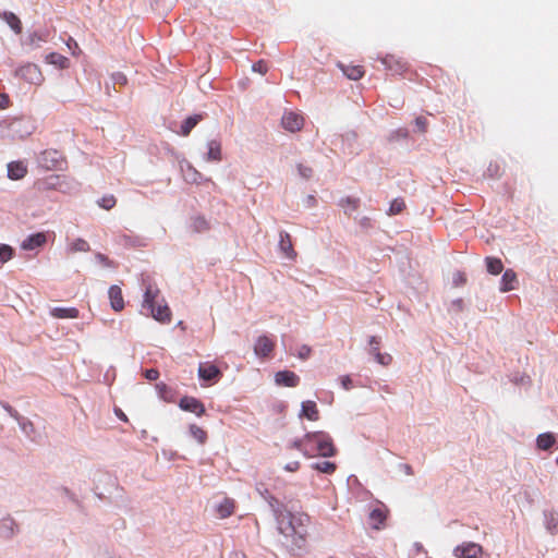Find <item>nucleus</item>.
<instances>
[{
  "instance_id": "nucleus-1",
  "label": "nucleus",
  "mask_w": 558,
  "mask_h": 558,
  "mask_svg": "<svg viewBox=\"0 0 558 558\" xmlns=\"http://www.w3.org/2000/svg\"><path fill=\"white\" fill-rule=\"evenodd\" d=\"M275 517L282 546L291 553L302 550L306 545L310 517L304 513L293 514L283 508L276 509Z\"/></svg>"
},
{
  "instance_id": "nucleus-2",
  "label": "nucleus",
  "mask_w": 558,
  "mask_h": 558,
  "mask_svg": "<svg viewBox=\"0 0 558 558\" xmlns=\"http://www.w3.org/2000/svg\"><path fill=\"white\" fill-rule=\"evenodd\" d=\"M145 286L144 295H143V310L148 311L149 315L159 323H169L171 318V312L168 305L162 301V303H158V298L160 294L159 288L150 282L143 281Z\"/></svg>"
},
{
  "instance_id": "nucleus-3",
  "label": "nucleus",
  "mask_w": 558,
  "mask_h": 558,
  "mask_svg": "<svg viewBox=\"0 0 558 558\" xmlns=\"http://www.w3.org/2000/svg\"><path fill=\"white\" fill-rule=\"evenodd\" d=\"M306 446L304 456L313 457L319 454L322 457H332L336 454L331 437L325 432H313L306 434Z\"/></svg>"
},
{
  "instance_id": "nucleus-4",
  "label": "nucleus",
  "mask_w": 558,
  "mask_h": 558,
  "mask_svg": "<svg viewBox=\"0 0 558 558\" xmlns=\"http://www.w3.org/2000/svg\"><path fill=\"white\" fill-rule=\"evenodd\" d=\"M38 166L45 170H63L65 159L63 155L56 149H46L37 158Z\"/></svg>"
},
{
  "instance_id": "nucleus-5",
  "label": "nucleus",
  "mask_w": 558,
  "mask_h": 558,
  "mask_svg": "<svg viewBox=\"0 0 558 558\" xmlns=\"http://www.w3.org/2000/svg\"><path fill=\"white\" fill-rule=\"evenodd\" d=\"M14 75L29 84L39 85L43 82V74L34 63L23 64L14 70Z\"/></svg>"
},
{
  "instance_id": "nucleus-6",
  "label": "nucleus",
  "mask_w": 558,
  "mask_h": 558,
  "mask_svg": "<svg viewBox=\"0 0 558 558\" xmlns=\"http://www.w3.org/2000/svg\"><path fill=\"white\" fill-rule=\"evenodd\" d=\"M221 376V372L217 365L210 362L201 363L198 366V377L205 384H214L218 381Z\"/></svg>"
},
{
  "instance_id": "nucleus-7",
  "label": "nucleus",
  "mask_w": 558,
  "mask_h": 558,
  "mask_svg": "<svg viewBox=\"0 0 558 558\" xmlns=\"http://www.w3.org/2000/svg\"><path fill=\"white\" fill-rule=\"evenodd\" d=\"M276 347L275 339L268 336H260L254 343V353L260 359L270 357Z\"/></svg>"
},
{
  "instance_id": "nucleus-8",
  "label": "nucleus",
  "mask_w": 558,
  "mask_h": 558,
  "mask_svg": "<svg viewBox=\"0 0 558 558\" xmlns=\"http://www.w3.org/2000/svg\"><path fill=\"white\" fill-rule=\"evenodd\" d=\"M483 553V547L474 542H464L453 549L457 558H477Z\"/></svg>"
},
{
  "instance_id": "nucleus-9",
  "label": "nucleus",
  "mask_w": 558,
  "mask_h": 558,
  "mask_svg": "<svg viewBox=\"0 0 558 558\" xmlns=\"http://www.w3.org/2000/svg\"><path fill=\"white\" fill-rule=\"evenodd\" d=\"M281 125L289 132H299L304 125V118L298 112L288 111L281 118Z\"/></svg>"
},
{
  "instance_id": "nucleus-10",
  "label": "nucleus",
  "mask_w": 558,
  "mask_h": 558,
  "mask_svg": "<svg viewBox=\"0 0 558 558\" xmlns=\"http://www.w3.org/2000/svg\"><path fill=\"white\" fill-rule=\"evenodd\" d=\"M48 40V32L45 29H36L28 32L22 38V46L29 49L39 48L44 43Z\"/></svg>"
},
{
  "instance_id": "nucleus-11",
  "label": "nucleus",
  "mask_w": 558,
  "mask_h": 558,
  "mask_svg": "<svg viewBox=\"0 0 558 558\" xmlns=\"http://www.w3.org/2000/svg\"><path fill=\"white\" fill-rule=\"evenodd\" d=\"M278 248L283 258L296 259L298 253L293 247L291 235L287 231H280Z\"/></svg>"
},
{
  "instance_id": "nucleus-12",
  "label": "nucleus",
  "mask_w": 558,
  "mask_h": 558,
  "mask_svg": "<svg viewBox=\"0 0 558 558\" xmlns=\"http://www.w3.org/2000/svg\"><path fill=\"white\" fill-rule=\"evenodd\" d=\"M386 70L391 71L395 74H402L408 70V63L396 54H386L380 59Z\"/></svg>"
},
{
  "instance_id": "nucleus-13",
  "label": "nucleus",
  "mask_w": 558,
  "mask_h": 558,
  "mask_svg": "<svg viewBox=\"0 0 558 558\" xmlns=\"http://www.w3.org/2000/svg\"><path fill=\"white\" fill-rule=\"evenodd\" d=\"M19 533V525L16 521L7 515L0 520V538L4 541L12 539Z\"/></svg>"
},
{
  "instance_id": "nucleus-14",
  "label": "nucleus",
  "mask_w": 558,
  "mask_h": 558,
  "mask_svg": "<svg viewBox=\"0 0 558 558\" xmlns=\"http://www.w3.org/2000/svg\"><path fill=\"white\" fill-rule=\"evenodd\" d=\"M179 407L183 411L192 412L201 416L205 412L204 404L194 397H183L180 399Z\"/></svg>"
},
{
  "instance_id": "nucleus-15",
  "label": "nucleus",
  "mask_w": 558,
  "mask_h": 558,
  "mask_svg": "<svg viewBox=\"0 0 558 558\" xmlns=\"http://www.w3.org/2000/svg\"><path fill=\"white\" fill-rule=\"evenodd\" d=\"M275 381L279 386L296 387L300 383V377L291 371H280L275 375Z\"/></svg>"
},
{
  "instance_id": "nucleus-16",
  "label": "nucleus",
  "mask_w": 558,
  "mask_h": 558,
  "mask_svg": "<svg viewBox=\"0 0 558 558\" xmlns=\"http://www.w3.org/2000/svg\"><path fill=\"white\" fill-rule=\"evenodd\" d=\"M47 241L45 233L38 232L34 234H29L26 239H24L21 243V248L25 251L37 250L43 246Z\"/></svg>"
},
{
  "instance_id": "nucleus-17",
  "label": "nucleus",
  "mask_w": 558,
  "mask_h": 558,
  "mask_svg": "<svg viewBox=\"0 0 558 558\" xmlns=\"http://www.w3.org/2000/svg\"><path fill=\"white\" fill-rule=\"evenodd\" d=\"M22 433L31 440V441H37V439L39 438V433L36 430L33 422L25 417V416H20L17 417L16 420Z\"/></svg>"
},
{
  "instance_id": "nucleus-18",
  "label": "nucleus",
  "mask_w": 558,
  "mask_h": 558,
  "mask_svg": "<svg viewBox=\"0 0 558 558\" xmlns=\"http://www.w3.org/2000/svg\"><path fill=\"white\" fill-rule=\"evenodd\" d=\"M10 131L13 135L23 138L25 136H28L32 133V125L24 119H14L10 125Z\"/></svg>"
},
{
  "instance_id": "nucleus-19",
  "label": "nucleus",
  "mask_w": 558,
  "mask_h": 558,
  "mask_svg": "<svg viewBox=\"0 0 558 558\" xmlns=\"http://www.w3.org/2000/svg\"><path fill=\"white\" fill-rule=\"evenodd\" d=\"M111 308L116 312H120L124 308V300L122 296V290L119 286H111L108 290Z\"/></svg>"
},
{
  "instance_id": "nucleus-20",
  "label": "nucleus",
  "mask_w": 558,
  "mask_h": 558,
  "mask_svg": "<svg viewBox=\"0 0 558 558\" xmlns=\"http://www.w3.org/2000/svg\"><path fill=\"white\" fill-rule=\"evenodd\" d=\"M517 283V274L512 269H507L501 277L500 291L508 292L514 290Z\"/></svg>"
},
{
  "instance_id": "nucleus-21",
  "label": "nucleus",
  "mask_w": 558,
  "mask_h": 558,
  "mask_svg": "<svg viewBox=\"0 0 558 558\" xmlns=\"http://www.w3.org/2000/svg\"><path fill=\"white\" fill-rule=\"evenodd\" d=\"M339 68L343 72V74L353 81H357L364 76V69L362 65H354V64H342L339 63Z\"/></svg>"
},
{
  "instance_id": "nucleus-22",
  "label": "nucleus",
  "mask_w": 558,
  "mask_h": 558,
  "mask_svg": "<svg viewBox=\"0 0 558 558\" xmlns=\"http://www.w3.org/2000/svg\"><path fill=\"white\" fill-rule=\"evenodd\" d=\"M206 161H220L221 160V144L217 140L207 142V153L205 156Z\"/></svg>"
},
{
  "instance_id": "nucleus-23",
  "label": "nucleus",
  "mask_w": 558,
  "mask_h": 558,
  "mask_svg": "<svg viewBox=\"0 0 558 558\" xmlns=\"http://www.w3.org/2000/svg\"><path fill=\"white\" fill-rule=\"evenodd\" d=\"M27 173V168L21 161H12L8 165V177L12 180H20Z\"/></svg>"
},
{
  "instance_id": "nucleus-24",
  "label": "nucleus",
  "mask_w": 558,
  "mask_h": 558,
  "mask_svg": "<svg viewBox=\"0 0 558 558\" xmlns=\"http://www.w3.org/2000/svg\"><path fill=\"white\" fill-rule=\"evenodd\" d=\"M50 315L54 318L65 319V318H77L78 310L76 307H52L50 310Z\"/></svg>"
},
{
  "instance_id": "nucleus-25",
  "label": "nucleus",
  "mask_w": 558,
  "mask_h": 558,
  "mask_svg": "<svg viewBox=\"0 0 558 558\" xmlns=\"http://www.w3.org/2000/svg\"><path fill=\"white\" fill-rule=\"evenodd\" d=\"M301 415L305 416L310 421H318L319 418V411L317 409V405L314 401H304L302 403V410Z\"/></svg>"
},
{
  "instance_id": "nucleus-26",
  "label": "nucleus",
  "mask_w": 558,
  "mask_h": 558,
  "mask_svg": "<svg viewBox=\"0 0 558 558\" xmlns=\"http://www.w3.org/2000/svg\"><path fill=\"white\" fill-rule=\"evenodd\" d=\"M46 62L49 63V64H52L54 65L56 68L58 69H68L69 65H70V60L58 53V52H50L46 56Z\"/></svg>"
},
{
  "instance_id": "nucleus-27",
  "label": "nucleus",
  "mask_w": 558,
  "mask_h": 558,
  "mask_svg": "<svg viewBox=\"0 0 558 558\" xmlns=\"http://www.w3.org/2000/svg\"><path fill=\"white\" fill-rule=\"evenodd\" d=\"M203 120V114H193L183 120L180 134L186 136Z\"/></svg>"
},
{
  "instance_id": "nucleus-28",
  "label": "nucleus",
  "mask_w": 558,
  "mask_h": 558,
  "mask_svg": "<svg viewBox=\"0 0 558 558\" xmlns=\"http://www.w3.org/2000/svg\"><path fill=\"white\" fill-rule=\"evenodd\" d=\"M2 19L15 34L22 33L21 20L13 12L4 11L2 13Z\"/></svg>"
},
{
  "instance_id": "nucleus-29",
  "label": "nucleus",
  "mask_w": 558,
  "mask_h": 558,
  "mask_svg": "<svg viewBox=\"0 0 558 558\" xmlns=\"http://www.w3.org/2000/svg\"><path fill=\"white\" fill-rule=\"evenodd\" d=\"M215 509L219 518L225 519L233 512L234 502L232 499L225 498L222 501L215 506Z\"/></svg>"
},
{
  "instance_id": "nucleus-30",
  "label": "nucleus",
  "mask_w": 558,
  "mask_h": 558,
  "mask_svg": "<svg viewBox=\"0 0 558 558\" xmlns=\"http://www.w3.org/2000/svg\"><path fill=\"white\" fill-rule=\"evenodd\" d=\"M485 262L487 271L492 275H499L504 269V264L500 258L486 257Z\"/></svg>"
},
{
  "instance_id": "nucleus-31",
  "label": "nucleus",
  "mask_w": 558,
  "mask_h": 558,
  "mask_svg": "<svg viewBox=\"0 0 558 558\" xmlns=\"http://www.w3.org/2000/svg\"><path fill=\"white\" fill-rule=\"evenodd\" d=\"M369 520L374 529H379L386 520V513L379 508L373 509L369 513Z\"/></svg>"
},
{
  "instance_id": "nucleus-32",
  "label": "nucleus",
  "mask_w": 558,
  "mask_h": 558,
  "mask_svg": "<svg viewBox=\"0 0 558 558\" xmlns=\"http://www.w3.org/2000/svg\"><path fill=\"white\" fill-rule=\"evenodd\" d=\"M555 444V437L551 433L541 434L537 437V447L542 450H548Z\"/></svg>"
},
{
  "instance_id": "nucleus-33",
  "label": "nucleus",
  "mask_w": 558,
  "mask_h": 558,
  "mask_svg": "<svg viewBox=\"0 0 558 558\" xmlns=\"http://www.w3.org/2000/svg\"><path fill=\"white\" fill-rule=\"evenodd\" d=\"M90 250V246L88 242L84 239L77 238L69 245V251L72 253L76 252H88Z\"/></svg>"
},
{
  "instance_id": "nucleus-34",
  "label": "nucleus",
  "mask_w": 558,
  "mask_h": 558,
  "mask_svg": "<svg viewBox=\"0 0 558 558\" xmlns=\"http://www.w3.org/2000/svg\"><path fill=\"white\" fill-rule=\"evenodd\" d=\"M181 169L184 172V178L189 182L197 183L198 180L202 179V174L195 170L190 163L186 162V170H184L183 165H181Z\"/></svg>"
},
{
  "instance_id": "nucleus-35",
  "label": "nucleus",
  "mask_w": 558,
  "mask_h": 558,
  "mask_svg": "<svg viewBox=\"0 0 558 558\" xmlns=\"http://www.w3.org/2000/svg\"><path fill=\"white\" fill-rule=\"evenodd\" d=\"M191 228L193 229V231L199 233L208 230L209 225L204 217L196 216L192 219Z\"/></svg>"
},
{
  "instance_id": "nucleus-36",
  "label": "nucleus",
  "mask_w": 558,
  "mask_h": 558,
  "mask_svg": "<svg viewBox=\"0 0 558 558\" xmlns=\"http://www.w3.org/2000/svg\"><path fill=\"white\" fill-rule=\"evenodd\" d=\"M14 255V250L8 244H0V264L9 262Z\"/></svg>"
},
{
  "instance_id": "nucleus-37",
  "label": "nucleus",
  "mask_w": 558,
  "mask_h": 558,
  "mask_svg": "<svg viewBox=\"0 0 558 558\" xmlns=\"http://www.w3.org/2000/svg\"><path fill=\"white\" fill-rule=\"evenodd\" d=\"M313 468L322 473L331 474L336 470V464L329 461L315 463Z\"/></svg>"
},
{
  "instance_id": "nucleus-38",
  "label": "nucleus",
  "mask_w": 558,
  "mask_h": 558,
  "mask_svg": "<svg viewBox=\"0 0 558 558\" xmlns=\"http://www.w3.org/2000/svg\"><path fill=\"white\" fill-rule=\"evenodd\" d=\"M405 208V203L402 198H395L389 206V215H398Z\"/></svg>"
},
{
  "instance_id": "nucleus-39",
  "label": "nucleus",
  "mask_w": 558,
  "mask_h": 558,
  "mask_svg": "<svg viewBox=\"0 0 558 558\" xmlns=\"http://www.w3.org/2000/svg\"><path fill=\"white\" fill-rule=\"evenodd\" d=\"M190 434L193 438H195L199 444H204L206 440V433L197 425H190Z\"/></svg>"
},
{
  "instance_id": "nucleus-40",
  "label": "nucleus",
  "mask_w": 558,
  "mask_h": 558,
  "mask_svg": "<svg viewBox=\"0 0 558 558\" xmlns=\"http://www.w3.org/2000/svg\"><path fill=\"white\" fill-rule=\"evenodd\" d=\"M376 362L380 365L388 366L392 362V356L388 353H380V351H376L375 354H373Z\"/></svg>"
},
{
  "instance_id": "nucleus-41",
  "label": "nucleus",
  "mask_w": 558,
  "mask_h": 558,
  "mask_svg": "<svg viewBox=\"0 0 558 558\" xmlns=\"http://www.w3.org/2000/svg\"><path fill=\"white\" fill-rule=\"evenodd\" d=\"M340 205L347 209H351V210H356L360 206V199L359 198H352V197H347V198H343L340 203Z\"/></svg>"
},
{
  "instance_id": "nucleus-42",
  "label": "nucleus",
  "mask_w": 558,
  "mask_h": 558,
  "mask_svg": "<svg viewBox=\"0 0 558 558\" xmlns=\"http://www.w3.org/2000/svg\"><path fill=\"white\" fill-rule=\"evenodd\" d=\"M98 205L104 209H111L116 205V198L113 195L104 196L98 201Z\"/></svg>"
},
{
  "instance_id": "nucleus-43",
  "label": "nucleus",
  "mask_w": 558,
  "mask_h": 558,
  "mask_svg": "<svg viewBox=\"0 0 558 558\" xmlns=\"http://www.w3.org/2000/svg\"><path fill=\"white\" fill-rule=\"evenodd\" d=\"M252 71L260 75H264L268 71V64L266 61L259 60L252 65Z\"/></svg>"
},
{
  "instance_id": "nucleus-44",
  "label": "nucleus",
  "mask_w": 558,
  "mask_h": 558,
  "mask_svg": "<svg viewBox=\"0 0 558 558\" xmlns=\"http://www.w3.org/2000/svg\"><path fill=\"white\" fill-rule=\"evenodd\" d=\"M112 85H125L128 83L126 76L122 72H114L111 74Z\"/></svg>"
},
{
  "instance_id": "nucleus-45",
  "label": "nucleus",
  "mask_w": 558,
  "mask_h": 558,
  "mask_svg": "<svg viewBox=\"0 0 558 558\" xmlns=\"http://www.w3.org/2000/svg\"><path fill=\"white\" fill-rule=\"evenodd\" d=\"M95 259L97 260V263H99L100 265H102L104 267H114V263L112 260H110L105 254L102 253H97L95 255Z\"/></svg>"
},
{
  "instance_id": "nucleus-46",
  "label": "nucleus",
  "mask_w": 558,
  "mask_h": 558,
  "mask_svg": "<svg viewBox=\"0 0 558 558\" xmlns=\"http://www.w3.org/2000/svg\"><path fill=\"white\" fill-rule=\"evenodd\" d=\"M299 173L304 179H310L313 175V169L308 166L299 163L298 165Z\"/></svg>"
},
{
  "instance_id": "nucleus-47",
  "label": "nucleus",
  "mask_w": 558,
  "mask_h": 558,
  "mask_svg": "<svg viewBox=\"0 0 558 558\" xmlns=\"http://www.w3.org/2000/svg\"><path fill=\"white\" fill-rule=\"evenodd\" d=\"M379 344H380L379 338H377L376 336H372L369 338V345H371L369 353L372 355L375 354L376 351H379Z\"/></svg>"
},
{
  "instance_id": "nucleus-48",
  "label": "nucleus",
  "mask_w": 558,
  "mask_h": 558,
  "mask_svg": "<svg viewBox=\"0 0 558 558\" xmlns=\"http://www.w3.org/2000/svg\"><path fill=\"white\" fill-rule=\"evenodd\" d=\"M427 120L424 117H417L415 119V125L417 130L422 133H425L427 131Z\"/></svg>"
},
{
  "instance_id": "nucleus-49",
  "label": "nucleus",
  "mask_w": 558,
  "mask_h": 558,
  "mask_svg": "<svg viewBox=\"0 0 558 558\" xmlns=\"http://www.w3.org/2000/svg\"><path fill=\"white\" fill-rule=\"evenodd\" d=\"M466 282L465 274L462 271H457L453 275V283L456 287L462 286Z\"/></svg>"
},
{
  "instance_id": "nucleus-50",
  "label": "nucleus",
  "mask_w": 558,
  "mask_h": 558,
  "mask_svg": "<svg viewBox=\"0 0 558 558\" xmlns=\"http://www.w3.org/2000/svg\"><path fill=\"white\" fill-rule=\"evenodd\" d=\"M1 407L9 413V415L11 417H13L15 421L17 420V417L21 416V414L15 410L13 409L9 403L7 402H1Z\"/></svg>"
},
{
  "instance_id": "nucleus-51",
  "label": "nucleus",
  "mask_w": 558,
  "mask_h": 558,
  "mask_svg": "<svg viewBox=\"0 0 558 558\" xmlns=\"http://www.w3.org/2000/svg\"><path fill=\"white\" fill-rule=\"evenodd\" d=\"M306 435L302 439H298L291 444V448L298 449L304 453V448L306 446Z\"/></svg>"
},
{
  "instance_id": "nucleus-52",
  "label": "nucleus",
  "mask_w": 558,
  "mask_h": 558,
  "mask_svg": "<svg viewBox=\"0 0 558 558\" xmlns=\"http://www.w3.org/2000/svg\"><path fill=\"white\" fill-rule=\"evenodd\" d=\"M312 353V349L307 345H302L298 352V356L301 359V360H306L310 357Z\"/></svg>"
},
{
  "instance_id": "nucleus-53",
  "label": "nucleus",
  "mask_w": 558,
  "mask_h": 558,
  "mask_svg": "<svg viewBox=\"0 0 558 558\" xmlns=\"http://www.w3.org/2000/svg\"><path fill=\"white\" fill-rule=\"evenodd\" d=\"M144 376L148 380H157L159 377V372L156 368L146 369Z\"/></svg>"
},
{
  "instance_id": "nucleus-54",
  "label": "nucleus",
  "mask_w": 558,
  "mask_h": 558,
  "mask_svg": "<svg viewBox=\"0 0 558 558\" xmlns=\"http://www.w3.org/2000/svg\"><path fill=\"white\" fill-rule=\"evenodd\" d=\"M341 385L345 390H349L352 388V380L350 376L345 375L341 377Z\"/></svg>"
},
{
  "instance_id": "nucleus-55",
  "label": "nucleus",
  "mask_w": 558,
  "mask_h": 558,
  "mask_svg": "<svg viewBox=\"0 0 558 558\" xmlns=\"http://www.w3.org/2000/svg\"><path fill=\"white\" fill-rule=\"evenodd\" d=\"M299 469H300V462L299 461H293V462L287 463L284 465V470H287L289 472H295Z\"/></svg>"
},
{
  "instance_id": "nucleus-56",
  "label": "nucleus",
  "mask_w": 558,
  "mask_h": 558,
  "mask_svg": "<svg viewBox=\"0 0 558 558\" xmlns=\"http://www.w3.org/2000/svg\"><path fill=\"white\" fill-rule=\"evenodd\" d=\"M10 105V98L7 94H0V108L5 109Z\"/></svg>"
},
{
  "instance_id": "nucleus-57",
  "label": "nucleus",
  "mask_w": 558,
  "mask_h": 558,
  "mask_svg": "<svg viewBox=\"0 0 558 558\" xmlns=\"http://www.w3.org/2000/svg\"><path fill=\"white\" fill-rule=\"evenodd\" d=\"M156 389L161 398H166L165 393L168 391V387L163 383H159L156 385Z\"/></svg>"
},
{
  "instance_id": "nucleus-58",
  "label": "nucleus",
  "mask_w": 558,
  "mask_h": 558,
  "mask_svg": "<svg viewBox=\"0 0 558 558\" xmlns=\"http://www.w3.org/2000/svg\"><path fill=\"white\" fill-rule=\"evenodd\" d=\"M121 241L125 245H131V246H135L136 245V242L131 236H129V235H122L121 236Z\"/></svg>"
},
{
  "instance_id": "nucleus-59",
  "label": "nucleus",
  "mask_w": 558,
  "mask_h": 558,
  "mask_svg": "<svg viewBox=\"0 0 558 558\" xmlns=\"http://www.w3.org/2000/svg\"><path fill=\"white\" fill-rule=\"evenodd\" d=\"M114 413H116V415H117L121 421H124V422H126V421H128L126 415L123 413V411H122L121 409L116 408V409H114Z\"/></svg>"
},
{
  "instance_id": "nucleus-60",
  "label": "nucleus",
  "mask_w": 558,
  "mask_h": 558,
  "mask_svg": "<svg viewBox=\"0 0 558 558\" xmlns=\"http://www.w3.org/2000/svg\"><path fill=\"white\" fill-rule=\"evenodd\" d=\"M551 524H554V527H557L558 522L555 523V518H551V522H548V525H551Z\"/></svg>"
},
{
  "instance_id": "nucleus-61",
  "label": "nucleus",
  "mask_w": 558,
  "mask_h": 558,
  "mask_svg": "<svg viewBox=\"0 0 558 558\" xmlns=\"http://www.w3.org/2000/svg\"><path fill=\"white\" fill-rule=\"evenodd\" d=\"M551 524H554V527H557L558 522L555 523V518H551V522H548V525H551Z\"/></svg>"
},
{
  "instance_id": "nucleus-62",
  "label": "nucleus",
  "mask_w": 558,
  "mask_h": 558,
  "mask_svg": "<svg viewBox=\"0 0 558 558\" xmlns=\"http://www.w3.org/2000/svg\"><path fill=\"white\" fill-rule=\"evenodd\" d=\"M551 524H554V527H557L558 522L555 523V518H551V522H548V525H551Z\"/></svg>"
},
{
  "instance_id": "nucleus-63",
  "label": "nucleus",
  "mask_w": 558,
  "mask_h": 558,
  "mask_svg": "<svg viewBox=\"0 0 558 558\" xmlns=\"http://www.w3.org/2000/svg\"><path fill=\"white\" fill-rule=\"evenodd\" d=\"M551 524H554V527H557L558 522L555 523V518H551V522H548V525H551Z\"/></svg>"
},
{
  "instance_id": "nucleus-64",
  "label": "nucleus",
  "mask_w": 558,
  "mask_h": 558,
  "mask_svg": "<svg viewBox=\"0 0 558 558\" xmlns=\"http://www.w3.org/2000/svg\"><path fill=\"white\" fill-rule=\"evenodd\" d=\"M106 90H107V94L110 95L111 87L109 86V84H106Z\"/></svg>"
}]
</instances>
